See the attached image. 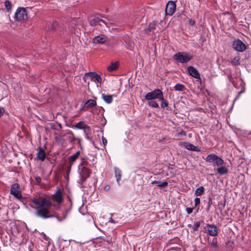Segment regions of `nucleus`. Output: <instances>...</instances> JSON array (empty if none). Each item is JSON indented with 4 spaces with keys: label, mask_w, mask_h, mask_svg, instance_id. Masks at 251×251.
<instances>
[{
    "label": "nucleus",
    "mask_w": 251,
    "mask_h": 251,
    "mask_svg": "<svg viewBox=\"0 0 251 251\" xmlns=\"http://www.w3.org/2000/svg\"><path fill=\"white\" fill-rule=\"evenodd\" d=\"M32 201L35 205L38 206V207L36 208L35 213L36 216L43 219H47L50 217V213L48 208L51 206L52 202L50 200L45 197H39L34 198Z\"/></svg>",
    "instance_id": "obj_1"
},
{
    "label": "nucleus",
    "mask_w": 251,
    "mask_h": 251,
    "mask_svg": "<svg viewBox=\"0 0 251 251\" xmlns=\"http://www.w3.org/2000/svg\"><path fill=\"white\" fill-rule=\"evenodd\" d=\"M193 56L186 52H179L173 56V59L181 63H185L190 61Z\"/></svg>",
    "instance_id": "obj_2"
},
{
    "label": "nucleus",
    "mask_w": 251,
    "mask_h": 251,
    "mask_svg": "<svg viewBox=\"0 0 251 251\" xmlns=\"http://www.w3.org/2000/svg\"><path fill=\"white\" fill-rule=\"evenodd\" d=\"M14 19L17 22L26 20L28 19V16L26 9L24 7H18L15 13Z\"/></svg>",
    "instance_id": "obj_3"
},
{
    "label": "nucleus",
    "mask_w": 251,
    "mask_h": 251,
    "mask_svg": "<svg viewBox=\"0 0 251 251\" xmlns=\"http://www.w3.org/2000/svg\"><path fill=\"white\" fill-rule=\"evenodd\" d=\"M207 162L212 163L214 166H220L224 163V160L215 154L208 155L205 159Z\"/></svg>",
    "instance_id": "obj_4"
},
{
    "label": "nucleus",
    "mask_w": 251,
    "mask_h": 251,
    "mask_svg": "<svg viewBox=\"0 0 251 251\" xmlns=\"http://www.w3.org/2000/svg\"><path fill=\"white\" fill-rule=\"evenodd\" d=\"M79 154H80V151H77L74 154L71 155L69 157L68 161L67 160H64V167L65 166H67V167H69V169H68V170L67 171V174H69V171L71 169L72 164L76 160V159L78 158ZM65 178L67 179H69V175L68 174H67V176L66 177H65Z\"/></svg>",
    "instance_id": "obj_5"
},
{
    "label": "nucleus",
    "mask_w": 251,
    "mask_h": 251,
    "mask_svg": "<svg viewBox=\"0 0 251 251\" xmlns=\"http://www.w3.org/2000/svg\"><path fill=\"white\" fill-rule=\"evenodd\" d=\"M163 93L159 89H154L153 91L146 94L145 99L148 100H153L154 99H159L162 97Z\"/></svg>",
    "instance_id": "obj_6"
},
{
    "label": "nucleus",
    "mask_w": 251,
    "mask_h": 251,
    "mask_svg": "<svg viewBox=\"0 0 251 251\" xmlns=\"http://www.w3.org/2000/svg\"><path fill=\"white\" fill-rule=\"evenodd\" d=\"M54 202L60 204L63 201V190L57 187L55 192L50 197Z\"/></svg>",
    "instance_id": "obj_7"
},
{
    "label": "nucleus",
    "mask_w": 251,
    "mask_h": 251,
    "mask_svg": "<svg viewBox=\"0 0 251 251\" xmlns=\"http://www.w3.org/2000/svg\"><path fill=\"white\" fill-rule=\"evenodd\" d=\"M91 174V171L85 166H83L81 169L79 173L80 184H82L85 182L86 179L89 178Z\"/></svg>",
    "instance_id": "obj_8"
},
{
    "label": "nucleus",
    "mask_w": 251,
    "mask_h": 251,
    "mask_svg": "<svg viewBox=\"0 0 251 251\" xmlns=\"http://www.w3.org/2000/svg\"><path fill=\"white\" fill-rule=\"evenodd\" d=\"M20 186L18 183H14L12 185L10 189V194L16 198L20 199L22 198Z\"/></svg>",
    "instance_id": "obj_9"
},
{
    "label": "nucleus",
    "mask_w": 251,
    "mask_h": 251,
    "mask_svg": "<svg viewBox=\"0 0 251 251\" xmlns=\"http://www.w3.org/2000/svg\"><path fill=\"white\" fill-rule=\"evenodd\" d=\"M233 48L236 50L240 52H243L246 49V45L240 40H235L232 44Z\"/></svg>",
    "instance_id": "obj_10"
},
{
    "label": "nucleus",
    "mask_w": 251,
    "mask_h": 251,
    "mask_svg": "<svg viewBox=\"0 0 251 251\" xmlns=\"http://www.w3.org/2000/svg\"><path fill=\"white\" fill-rule=\"evenodd\" d=\"M176 9V4L173 1H169L166 5L165 13L167 15H172Z\"/></svg>",
    "instance_id": "obj_11"
},
{
    "label": "nucleus",
    "mask_w": 251,
    "mask_h": 251,
    "mask_svg": "<svg viewBox=\"0 0 251 251\" xmlns=\"http://www.w3.org/2000/svg\"><path fill=\"white\" fill-rule=\"evenodd\" d=\"M204 229L206 230L208 234L212 236H216L218 233L217 227L214 225L207 224Z\"/></svg>",
    "instance_id": "obj_12"
},
{
    "label": "nucleus",
    "mask_w": 251,
    "mask_h": 251,
    "mask_svg": "<svg viewBox=\"0 0 251 251\" xmlns=\"http://www.w3.org/2000/svg\"><path fill=\"white\" fill-rule=\"evenodd\" d=\"M108 39L107 37L104 34H100L95 36L92 40V43L93 44H104L107 41Z\"/></svg>",
    "instance_id": "obj_13"
},
{
    "label": "nucleus",
    "mask_w": 251,
    "mask_h": 251,
    "mask_svg": "<svg viewBox=\"0 0 251 251\" xmlns=\"http://www.w3.org/2000/svg\"><path fill=\"white\" fill-rule=\"evenodd\" d=\"M187 70L189 74L191 76L195 78L201 79V75L199 72L197 70V69L194 67L189 66L187 68Z\"/></svg>",
    "instance_id": "obj_14"
},
{
    "label": "nucleus",
    "mask_w": 251,
    "mask_h": 251,
    "mask_svg": "<svg viewBox=\"0 0 251 251\" xmlns=\"http://www.w3.org/2000/svg\"><path fill=\"white\" fill-rule=\"evenodd\" d=\"M87 74L88 75L89 77L91 78V80L93 81H95L96 80L97 82L99 83H101L102 81V79L101 76L98 75L97 73L95 72H89L87 73Z\"/></svg>",
    "instance_id": "obj_15"
},
{
    "label": "nucleus",
    "mask_w": 251,
    "mask_h": 251,
    "mask_svg": "<svg viewBox=\"0 0 251 251\" xmlns=\"http://www.w3.org/2000/svg\"><path fill=\"white\" fill-rule=\"evenodd\" d=\"M183 144L185 145V148L188 150L195 151L197 152L201 151V149L198 147L195 146L191 143L184 142Z\"/></svg>",
    "instance_id": "obj_16"
},
{
    "label": "nucleus",
    "mask_w": 251,
    "mask_h": 251,
    "mask_svg": "<svg viewBox=\"0 0 251 251\" xmlns=\"http://www.w3.org/2000/svg\"><path fill=\"white\" fill-rule=\"evenodd\" d=\"M101 22L105 25H107V22H105L104 20L100 18L99 17H96L94 18L92 20H90L89 24L92 26H95L98 24H99V22Z\"/></svg>",
    "instance_id": "obj_17"
},
{
    "label": "nucleus",
    "mask_w": 251,
    "mask_h": 251,
    "mask_svg": "<svg viewBox=\"0 0 251 251\" xmlns=\"http://www.w3.org/2000/svg\"><path fill=\"white\" fill-rule=\"evenodd\" d=\"M46 157V152L42 148H40L37 153V158L41 161H44Z\"/></svg>",
    "instance_id": "obj_18"
},
{
    "label": "nucleus",
    "mask_w": 251,
    "mask_h": 251,
    "mask_svg": "<svg viewBox=\"0 0 251 251\" xmlns=\"http://www.w3.org/2000/svg\"><path fill=\"white\" fill-rule=\"evenodd\" d=\"M119 68L118 62H114L111 63L110 65L107 68V70L109 72H112L116 71Z\"/></svg>",
    "instance_id": "obj_19"
},
{
    "label": "nucleus",
    "mask_w": 251,
    "mask_h": 251,
    "mask_svg": "<svg viewBox=\"0 0 251 251\" xmlns=\"http://www.w3.org/2000/svg\"><path fill=\"white\" fill-rule=\"evenodd\" d=\"M96 104L97 102L95 100L90 99L85 103L84 107L86 108H91L96 106Z\"/></svg>",
    "instance_id": "obj_20"
},
{
    "label": "nucleus",
    "mask_w": 251,
    "mask_h": 251,
    "mask_svg": "<svg viewBox=\"0 0 251 251\" xmlns=\"http://www.w3.org/2000/svg\"><path fill=\"white\" fill-rule=\"evenodd\" d=\"M101 97L103 100L108 104H110L113 101L112 95L102 94Z\"/></svg>",
    "instance_id": "obj_21"
},
{
    "label": "nucleus",
    "mask_w": 251,
    "mask_h": 251,
    "mask_svg": "<svg viewBox=\"0 0 251 251\" xmlns=\"http://www.w3.org/2000/svg\"><path fill=\"white\" fill-rule=\"evenodd\" d=\"M152 184H156L158 187H163L168 186V183L167 181H165L161 182L157 180H154L151 183Z\"/></svg>",
    "instance_id": "obj_22"
},
{
    "label": "nucleus",
    "mask_w": 251,
    "mask_h": 251,
    "mask_svg": "<svg viewBox=\"0 0 251 251\" xmlns=\"http://www.w3.org/2000/svg\"><path fill=\"white\" fill-rule=\"evenodd\" d=\"M217 171L220 175H224L228 173V170L224 166H221L217 168Z\"/></svg>",
    "instance_id": "obj_23"
},
{
    "label": "nucleus",
    "mask_w": 251,
    "mask_h": 251,
    "mask_svg": "<svg viewBox=\"0 0 251 251\" xmlns=\"http://www.w3.org/2000/svg\"><path fill=\"white\" fill-rule=\"evenodd\" d=\"M75 126L79 129H84L85 128H87V129L89 130V126L86 125L83 122H79Z\"/></svg>",
    "instance_id": "obj_24"
},
{
    "label": "nucleus",
    "mask_w": 251,
    "mask_h": 251,
    "mask_svg": "<svg viewBox=\"0 0 251 251\" xmlns=\"http://www.w3.org/2000/svg\"><path fill=\"white\" fill-rule=\"evenodd\" d=\"M115 170V176L116 178V180L118 182H119V181L121 179V171L117 168H115L114 169Z\"/></svg>",
    "instance_id": "obj_25"
},
{
    "label": "nucleus",
    "mask_w": 251,
    "mask_h": 251,
    "mask_svg": "<svg viewBox=\"0 0 251 251\" xmlns=\"http://www.w3.org/2000/svg\"><path fill=\"white\" fill-rule=\"evenodd\" d=\"M200 222H194L193 226H192L190 224L188 225V226L189 227H192L193 230L194 231H196L198 230V228L200 227Z\"/></svg>",
    "instance_id": "obj_26"
},
{
    "label": "nucleus",
    "mask_w": 251,
    "mask_h": 251,
    "mask_svg": "<svg viewBox=\"0 0 251 251\" xmlns=\"http://www.w3.org/2000/svg\"><path fill=\"white\" fill-rule=\"evenodd\" d=\"M240 58L239 56H235L233 60L230 62L231 64L233 66H238L240 64Z\"/></svg>",
    "instance_id": "obj_27"
},
{
    "label": "nucleus",
    "mask_w": 251,
    "mask_h": 251,
    "mask_svg": "<svg viewBox=\"0 0 251 251\" xmlns=\"http://www.w3.org/2000/svg\"><path fill=\"white\" fill-rule=\"evenodd\" d=\"M204 188L203 186H201L196 190L195 194L198 196H201L204 193Z\"/></svg>",
    "instance_id": "obj_28"
},
{
    "label": "nucleus",
    "mask_w": 251,
    "mask_h": 251,
    "mask_svg": "<svg viewBox=\"0 0 251 251\" xmlns=\"http://www.w3.org/2000/svg\"><path fill=\"white\" fill-rule=\"evenodd\" d=\"M4 5L8 12L11 11L12 3L8 0H6L4 2Z\"/></svg>",
    "instance_id": "obj_29"
},
{
    "label": "nucleus",
    "mask_w": 251,
    "mask_h": 251,
    "mask_svg": "<svg viewBox=\"0 0 251 251\" xmlns=\"http://www.w3.org/2000/svg\"><path fill=\"white\" fill-rule=\"evenodd\" d=\"M159 100L161 101V106L162 108H165V107L168 106V103L167 101V100L164 99L163 94L162 95V97L161 98H159Z\"/></svg>",
    "instance_id": "obj_30"
},
{
    "label": "nucleus",
    "mask_w": 251,
    "mask_h": 251,
    "mask_svg": "<svg viewBox=\"0 0 251 251\" xmlns=\"http://www.w3.org/2000/svg\"><path fill=\"white\" fill-rule=\"evenodd\" d=\"M156 23L155 22H152L150 23L147 30L149 31H152L156 28Z\"/></svg>",
    "instance_id": "obj_31"
},
{
    "label": "nucleus",
    "mask_w": 251,
    "mask_h": 251,
    "mask_svg": "<svg viewBox=\"0 0 251 251\" xmlns=\"http://www.w3.org/2000/svg\"><path fill=\"white\" fill-rule=\"evenodd\" d=\"M209 244L211 247L217 248L218 247L217 239L216 238H213L212 240L209 242Z\"/></svg>",
    "instance_id": "obj_32"
},
{
    "label": "nucleus",
    "mask_w": 251,
    "mask_h": 251,
    "mask_svg": "<svg viewBox=\"0 0 251 251\" xmlns=\"http://www.w3.org/2000/svg\"><path fill=\"white\" fill-rule=\"evenodd\" d=\"M174 88L176 91H182L185 88V86L182 84L177 83L175 86Z\"/></svg>",
    "instance_id": "obj_33"
},
{
    "label": "nucleus",
    "mask_w": 251,
    "mask_h": 251,
    "mask_svg": "<svg viewBox=\"0 0 251 251\" xmlns=\"http://www.w3.org/2000/svg\"><path fill=\"white\" fill-rule=\"evenodd\" d=\"M148 105L150 106H151L153 108H159V105L158 103L155 101L154 100H151L149 101Z\"/></svg>",
    "instance_id": "obj_34"
},
{
    "label": "nucleus",
    "mask_w": 251,
    "mask_h": 251,
    "mask_svg": "<svg viewBox=\"0 0 251 251\" xmlns=\"http://www.w3.org/2000/svg\"><path fill=\"white\" fill-rule=\"evenodd\" d=\"M71 208L69 207V209H68L65 212V214H64V220L66 219L67 218H71Z\"/></svg>",
    "instance_id": "obj_35"
},
{
    "label": "nucleus",
    "mask_w": 251,
    "mask_h": 251,
    "mask_svg": "<svg viewBox=\"0 0 251 251\" xmlns=\"http://www.w3.org/2000/svg\"><path fill=\"white\" fill-rule=\"evenodd\" d=\"M212 204V198L211 197H209L208 198V202H207V208H206V211L207 212H208L209 211L210 208V206H211Z\"/></svg>",
    "instance_id": "obj_36"
},
{
    "label": "nucleus",
    "mask_w": 251,
    "mask_h": 251,
    "mask_svg": "<svg viewBox=\"0 0 251 251\" xmlns=\"http://www.w3.org/2000/svg\"><path fill=\"white\" fill-rule=\"evenodd\" d=\"M194 201H195V207H196L199 204H200V202H201L200 199L199 198H196L194 200Z\"/></svg>",
    "instance_id": "obj_37"
},
{
    "label": "nucleus",
    "mask_w": 251,
    "mask_h": 251,
    "mask_svg": "<svg viewBox=\"0 0 251 251\" xmlns=\"http://www.w3.org/2000/svg\"><path fill=\"white\" fill-rule=\"evenodd\" d=\"M194 208H195L194 207H192V208L191 207H187L186 208V211L187 212V214H190L192 213L193 212V209Z\"/></svg>",
    "instance_id": "obj_38"
},
{
    "label": "nucleus",
    "mask_w": 251,
    "mask_h": 251,
    "mask_svg": "<svg viewBox=\"0 0 251 251\" xmlns=\"http://www.w3.org/2000/svg\"><path fill=\"white\" fill-rule=\"evenodd\" d=\"M88 78H89V76L87 74V73H86L85 74L84 76L83 77V80L85 83H87V80L88 79Z\"/></svg>",
    "instance_id": "obj_39"
},
{
    "label": "nucleus",
    "mask_w": 251,
    "mask_h": 251,
    "mask_svg": "<svg viewBox=\"0 0 251 251\" xmlns=\"http://www.w3.org/2000/svg\"><path fill=\"white\" fill-rule=\"evenodd\" d=\"M81 165L84 166H87L88 165V162L85 160L84 159H83L81 161Z\"/></svg>",
    "instance_id": "obj_40"
},
{
    "label": "nucleus",
    "mask_w": 251,
    "mask_h": 251,
    "mask_svg": "<svg viewBox=\"0 0 251 251\" xmlns=\"http://www.w3.org/2000/svg\"><path fill=\"white\" fill-rule=\"evenodd\" d=\"M35 179L38 184L40 183V182H41V178L40 176H35Z\"/></svg>",
    "instance_id": "obj_41"
},
{
    "label": "nucleus",
    "mask_w": 251,
    "mask_h": 251,
    "mask_svg": "<svg viewBox=\"0 0 251 251\" xmlns=\"http://www.w3.org/2000/svg\"><path fill=\"white\" fill-rule=\"evenodd\" d=\"M178 135L179 136H185L186 135V133L184 131L181 130L180 132L178 133Z\"/></svg>",
    "instance_id": "obj_42"
},
{
    "label": "nucleus",
    "mask_w": 251,
    "mask_h": 251,
    "mask_svg": "<svg viewBox=\"0 0 251 251\" xmlns=\"http://www.w3.org/2000/svg\"><path fill=\"white\" fill-rule=\"evenodd\" d=\"M58 25V23L56 22H53L51 25V29H53Z\"/></svg>",
    "instance_id": "obj_43"
},
{
    "label": "nucleus",
    "mask_w": 251,
    "mask_h": 251,
    "mask_svg": "<svg viewBox=\"0 0 251 251\" xmlns=\"http://www.w3.org/2000/svg\"><path fill=\"white\" fill-rule=\"evenodd\" d=\"M102 143H103V145L104 146H105L107 144V139L105 137H102Z\"/></svg>",
    "instance_id": "obj_44"
},
{
    "label": "nucleus",
    "mask_w": 251,
    "mask_h": 251,
    "mask_svg": "<svg viewBox=\"0 0 251 251\" xmlns=\"http://www.w3.org/2000/svg\"><path fill=\"white\" fill-rule=\"evenodd\" d=\"M189 23L191 25H195V21L193 20L190 19L189 21Z\"/></svg>",
    "instance_id": "obj_45"
},
{
    "label": "nucleus",
    "mask_w": 251,
    "mask_h": 251,
    "mask_svg": "<svg viewBox=\"0 0 251 251\" xmlns=\"http://www.w3.org/2000/svg\"><path fill=\"white\" fill-rule=\"evenodd\" d=\"M4 112V109L3 107H0V117H1Z\"/></svg>",
    "instance_id": "obj_46"
},
{
    "label": "nucleus",
    "mask_w": 251,
    "mask_h": 251,
    "mask_svg": "<svg viewBox=\"0 0 251 251\" xmlns=\"http://www.w3.org/2000/svg\"><path fill=\"white\" fill-rule=\"evenodd\" d=\"M83 129H84V131L85 134H86V133H88L89 134V133L91 131V129H90V127H89V130L87 129V128H85Z\"/></svg>",
    "instance_id": "obj_47"
},
{
    "label": "nucleus",
    "mask_w": 251,
    "mask_h": 251,
    "mask_svg": "<svg viewBox=\"0 0 251 251\" xmlns=\"http://www.w3.org/2000/svg\"><path fill=\"white\" fill-rule=\"evenodd\" d=\"M110 187L109 185H107L104 186V190L106 191H107L110 190Z\"/></svg>",
    "instance_id": "obj_48"
},
{
    "label": "nucleus",
    "mask_w": 251,
    "mask_h": 251,
    "mask_svg": "<svg viewBox=\"0 0 251 251\" xmlns=\"http://www.w3.org/2000/svg\"><path fill=\"white\" fill-rule=\"evenodd\" d=\"M66 199H67V201H68L69 202H70V206H71L72 205V202H71V198L69 195H67Z\"/></svg>",
    "instance_id": "obj_49"
},
{
    "label": "nucleus",
    "mask_w": 251,
    "mask_h": 251,
    "mask_svg": "<svg viewBox=\"0 0 251 251\" xmlns=\"http://www.w3.org/2000/svg\"><path fill=\"white\" fill-rule=\"evenodd\" d=\"M85 137L87 140H91V138L89 136L88 133H86V134H85Z\"/></svg>",
    "instance_id": "obj_50"
},
{
    "label": "nucleus",
    "mask_w": 251,
    "mask_h": 251,
    "mask_svg": "<svg viewBox=\"0 0 251 251\" xmlns=\"http://www.w3.org/2000/svg\"><path fill=\"white\" fill-rule=\"evenodd\" d=\"M110 221L112 223H114V221L113 219H111V220H110Z\"/></svg>",
    "instance_id": "obj_51"
},
{
    "label": "nucleus",
    "mask_w": 251,
    "mask_h": 251,
    "mask_svg": "<svg viewBox=\"0 0 251 251\" xmlns=\"http://www.w3.org/2000/svg\"><path fill=\"white\" fill-rule=\"evenodd\" d=\"M176 251V250H171L170 251Z\"/></svg>",
    "instance_id": "obj_52"
},
{
    "label": "nucleus",
    "mask_w": 251,
    "mask_h": 251,
    "mask_svg": "<svg viewBox=\"0 0 251 251\" xmlns=\"http://www.w3.org/2000/svg\"><path fill=\"white\" fill-rule=\"evenodd\" d=\"M220 210H222V208H220Z\"/></svg>",
    "instance_id": "obj_53"
}]
</instances>
